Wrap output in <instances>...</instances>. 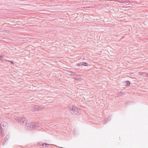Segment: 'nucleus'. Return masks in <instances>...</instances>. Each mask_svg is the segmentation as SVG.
<instances>
[{"instance_id":"obj_1","label":"nucleus","mask_w":148,"mask_h":148,"mask_svg":"<svg viewBox=\"0 0 148 148\" xmlns=\"http://www.w3.org/2000/svg\"><path fill=\"white\" fill-rule=\"evenodd\" d=\"M40 124L36 122H30L25 125V130L27 131L32 130L39 127Z\"/></svg>"},{"instance_id":"obj_2","label":"nucleus","mask_w":148,"mask_h":148,"mask_svg":"<svg viewBox=\"0 0 148 148\" xmlns=\"http://www.w3.org/2000/svg\"><path fill=\"white\" fill-rule=\"evenodd\" d=\"M69 110L71 114L73 115H79L81 113V110L80 108L74 106L70 107Z\"/></svg>"},{"instance_id":"obj_3","label":"nucleus","mask_w":148,"mask_h":148,"mask_svg":"<svg viewBox=\"0 0 148 148\" xmlns=\"http://www.w3.org/2000/svg\"><path fill=\"white\" fill-rule=\"evenodd\" d=\"M15 119L17 122L23 126H25L27 123V120L25 117L22 118L18 117L17 118H16Z\"/></svg>"},{"instance_id":"obj_4","label":"nucleus","mask_w":148,"mask_h":148,"mask_svg":"<svg viewBox=\"0 0 148 148\" xmlns=\"http://www.w3.org/2000/svg\"><path fill=\"white\" fill-rule=\"evenodd\" d=\"M9 138V135L8 134L6 136L3 142L2 143V145H5L7 142V140H8V138Z\"/></svg>"},{"instance_id":"obj_5","label":"nucleus","mask_w":148,"mask_h":148,"mask_svg":"<svg viewBox=\"0 0 148 148\" xmlns=\"http://www.w3.org/2000/svg\"><path fill=\"white\" fill-rule=\"evenodd\" d=\"M33 108H35L37 110H41L42 109H43L44 108V107H41L38 106L36 105L33 106Z\"/></svg>"},{"instance_id":"obj_6","label":"nucleus","mask_w":148,"mask_h":148,"mask_svg":"<svg viewBox=\"0 0 148 148\" xmlns=\"http://www.w3.org/2000/svg\"><path fill=\"white\" fill-rule=\"evenodd\" d=\"M6 123L5 122H3L1 124V129H3V127L5 126H6Z\"/></svg>"},{"instance_id":"obj_7","label":"nucleus","mask_w":148,"mask_h":148,"mask_svg":"<svg viewBox=\"0 0 148 148\" xmlns=\"http://www.w3.org/2000/svg\"><path fill=\"white\" fill-rule=\"evenodd\" d=\"M124 83H126L125 85L126 86H129L130 84V81L127 80L124 82Z\"/></svg>"},{"instance_id":"obj_8","label":"nucleus","mask_w":148,"mask_h":148,"mask_svg":"<svg viewBox=\"0 0 148 148\" xmlns=\"http://www.w3.org/2000/svg\"><path fill=\"white\" fill-rule=\"evenodd\" d=\"M81 65L84 66H88L87 63L86 62H81Z\"/></svg>"},{"instance_id":"obj_9","label":"nucleus","mask_w":148,"mask_h":148,"mask_svg":"<svg viewBox=\"0 0 148 148\" xmlns=\"http://www.w3.org/2000/svg\"><path fill=\"white\" fill-rule=\"evenodd\" d=\"M132 101H128V102H126L125 103V106H127L128 105H129L131 104V103Z\"/></svg>"},{"instance_id":"obj_10","label":"nucleus","mask_w":148,"mask_h":148,"mask_svg":"<svg viewBox=\"0 0 148 148\" xmlns=\"http://www.w3.org/2000/svg\"><path fill=\"white\" fill-rule=\"evenodd\" d=\"M5 61H8V62H10L11 63V64H14V63L12 61H10V60H5Z\"/></svg>"},{"instance_id":"obj_11","label":"nucleus","mask_w":148,"mask_h":148,"mask_svg":"<svg viewBox=\"0 0 148 148\" xmlns=\"http://www.w3.org/2000/svg\"><path fill=\"white\" fill-rule=\"evenodd\" d=\"M45 146L46 147H48V146L49 145V144L47 143H45Z\"/></svg>"},{"instance_id":"obj_12","label":"nucleus","mask_w":148,"mask_h":148,"mask_svg":"<svg viewBox=\"0 0 148 148\" xmlns=\"http://www.w3.org/2000/svg\"><path fill=\"white\" fill-rule=\"evenodd\" d=\"M76 64V65L78 66H80L81 65V62L78 64Z\"/></svg>"},{"instance_id":"obj_13","label":"nucleus","mask_w":148,"mask_h":148,"mask_svg":"<svg viewBox=\"0 0 148 148\" xmlns=\"http://www.w3.org/2000/svg\"><path fill=\"white\" fill-rule=\"evenodd\" d=\"M4 56L3 55H0V60L1 61L2 60V59L1 58H2Z\"/></svg>"},{"instance_id":"obj_14","label":"nucleus","mask_w":148,"mask_h":148,"mask_svg":"<svg viewBox=\"0 0 148 148\" xmlns=\"http://www.w3.org/2000/svg\"><path fill=\"white\" fill-rule=\"evenodd\" d=\"M41 142H38V146H41Z\"/></svg>"},{"instance_id":"obj_15","label":"nucleus","mask_w":148,"mask_h":148,"mask_svg":"<svg viewBox=\"0 0 148 148\" xmlns=\"http://www.w3.org/2000/svg\"><path fill=\"white\" fill-rule=\"evenodd\" d=\"M122 3H127V2L125 1L122 2Z\"/></svg>"},{"instance_id":"obj_16","label":"nucleus","mask_w":148,"mask_h":148,"mask_svg":"<svg viewBox=\"0 0 148 148\" xmlns=\"http://www.w3.org/2000/svg\"><path fill=\"white\" fill-rule=\"evenodd\" d=\"M44 145H45V143H44L43 144H42V146H44Z\"/></svg>"},{"instance_id":"obj_17","label":"nucleus","mask_w":148,"mask_h":148,"mask_svg":"<svg viewBox=\"0 0 148 148\" xmlns=\"http://www.w3.org/2000/svg\"><path fill=\"white\" fill-rule=\"evenodd\" d=\"M7 31H8V30H5V32H7Z\"/></svg>"},{"instance_id":"obj_18","label":"nucleus","mask_w":148,"mask_h":148,"mask_svg":"<svg viewBox=\"0 0 148 148\" xmlns=\"http://www.w3.org/2000/svg\"><path fill=\"white\" fill-rule=\"evenodd\" d=\"M108 121V119H105V121Z\"/></svg>"},{"instance_id":"obj_19","label":"nucleus","mask_w":148,"mask_h":148,"mask_svg":"<svg viewBox=\"0 0 148 148\" xmlns=\"http://www.w3.org/2000/svg\"><path fill=\"white\" fill-rule=\"evenodd\" d=\"M69 72H70V73H73V72H72V71H69Z\"/></svg>"},{"instance_id":"obj_20","label":"nucleus","mask_w":148,"mask_h":148,"mask_svg":"<svg viewBox=\"0 0 148 148\" xmlns=\"http://www.w3.org/2000/svg\"><path fill=\"white\" fill-rule=\"evenodd\" d=\"M147 76H148V73L147 74Z\"/></svg>"},{"instance_id":"obj_21","label":"nucleus","mask_w":148,"mask_h":148,"mask_svg":"<svg viewBox=\"0 0 148 148\" xmlns=\"http://www.w3.org/2000/svg\"><path fill=\"white\" fill-rule=\"evenodd\" d=\"M120 93H121L122 94V92H120Z\"/></svg>"},{"instance_id":"obj_22","label":"nucleus","mask_w":148,"mask_h":148,"mask_svg":"<svg viewBox=\"0 0 148 148\" xmlns=\"http://www.w3.org/2000/svg\"><path fill=\"white\" fill-rule=\"evenodd\" d=\"M2 62H3V60H2Z\"/></svg>"}]
</instances>
